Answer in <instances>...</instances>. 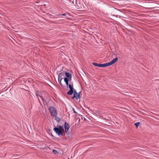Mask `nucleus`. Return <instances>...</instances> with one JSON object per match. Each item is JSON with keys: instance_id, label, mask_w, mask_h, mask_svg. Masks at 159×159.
<instances>
[{"instance_id": "obj_18", "label": "nucleus", "mask_w": 159, "mask_h": 159, "mask_svg": "<svg viewBox=\"0 0 159 159\" xmlns=\"http://www.w3.org/2000/svg\"><path fill=\"white\" fill-rule=\"evenodd\" d=\"M73 90H74V92H73L74 93H77V92H76V91L75 89H74Z\"/></svg>"}, {"instance_id": "obj_13", "label": "nucleus", "mask_w": 159, "mask_h": 159, "mask_svg": "<svg viewBox=\"0 0 159 159\" xmlns=\"http://www.w3.org/2000/svg\"><path fill=\"white\" fill-rule=\"evenodd\" d=\"M52 153L55 154H57L58 153V152L56 150H53Z\"/></svg>"}, {"instance_id": "obj_16", "label": "nucleus", "mask_w": 159, "mask_h": 159, "mask_svg": "<svg viewBox=\"0 0 159 159\" xmlns=\"http://www.w3.org/2000/svg\"><path fill=\"white\" fill-rule=\"evenodd\" d=\"M69 80H64V82H65L66 85L68 86V81Z\"/></svg>"}, {"instance_id": "obj_9", "label": "nucleus", "mask_w": 159, "mask_h": 159, "mask_svg": "<svg viewBox=\"0 0 159 159\" xmlns=\"http://www.w3.org/2000/svg\"><path fill=\"white\" fill-rule=\"evenodd\" d=\"M59 16H63L65 17H63L62 18L68 19L69 15L68 13H64L61 14H59Z\"/></svg>"}, {"instance_id": "obj_14", "label": "nucleus", "mask_w": 159, "mask_h": 159, "mask_svg": "<svg viewBox=\"0 0 159 159\" xmlns=\"http://www.w3.org/2000/svg\"><path fill=\"white\" fill-rule=\"evenodd\" d=\"M140 124V123L139 122H137L135 123L134 125L137 128Z\"/></svg>"}, {"instance_id": "obj_21", "label": "nucleus", "mask_w": 159, "mask_h": 159, "mask_svg": "<svg viewBox=\"0 0 159 159\" xmlns=\"http://www.w3.org/2000/svg\"><path fill=\"white\" fill-rule=\"evenodd\" d=\"M53 23L57 24V23L55 21V22H53Z\"/></svg>"}, {"instance_id": "obj_7", "label": "nucleus", "mask_w": 159, "mask_h": 159, "mask_svg": "<svg viewBox=\"0 0 159 159\" xmlns=\"http://www.w3.org/2000/svg\"><path fill=\"white\" fill-rule=\"evenodd\" d=\"M69 128L70 126L69 124L67 122H65L64 124V128L65 129V132L66 133H67L68 131Z\"/></svg>"}, {"instance_id": "obj_3", "label": "nucleus", "mask_w": 159, "mask_h": 159, "mask_svg": "<svg viewBox=\"0 0 159 159\" xmlns=\"http://www.w3.org/2000/svg\"><path fill=\"white\" fill-rule=\"evenodd\" d=\"M49 110L51 116L56 117L57 114L56 109L53 107H50L49 108Z\"/></svg>"}, {"instance_id": "obj_2", "label": "nucleus", "mask_w": 159, "mask_h": 159, "mask_svg": "<svg viewBox=\"0 0 159 159\" xmlns=\"http://www.w3.org/2000/svg\"><path fill=\"white\" fill-rule=\"evenodd\" d=\"M57 126L58 127H54L53 130L59 136H60L63 134L62 133L64 131V130L62 126H59L57 125Z\"/></svg>"}, {"instance_id": "obj_5", "label": "nucleus", "mask_w": 159, "mask_h": 159, "mask_svg": "<svg viewBox=\"0 0 159 159\" xmlns=\"http://www.w3.org/2000/svg\"><path fill=\"white\" fill-rule=\"evenodd\" d=\"M65 78L64 80H71V73L66 71Z\"/></svg>"}, {"instance_id": "obj_10", "label": "nucleus", "mask_w": 159, "mask_h": 159, "mask_svg": "<svg viewBox=\"0 0 159 159\" xmlns=\"http://www.w3.org/2000/svg\"><path fill=\"white\" fill-rule=\"evenodd\" d=\"M73 89H70L69 91L67 92V94L69 95H71L73 93Z\"/></svg>"}, {"instance_id": "obj_22", "label": "nucleus", "mask_w": 159, "mask_h": 159, "mask_svg": "<svg viewBox=\"0 0 159 159\" xmlns=\"http://www.w3.org/2000/svg\"><path fill=\"white\" fill-rule=\"evenodd\" d=\"M76 2V0H75V2Z\"/></svg>"}, {"instance_id": "obj_19", "label": "nucleus", "mask_w": 159, "mask_h": 159, "mask_svg": "<svg viewBox=\"0 0 159 159\" xmlns=\"http://www.w3.org/2000/svg\"><path fill=\"white\" fill-rule=\"evenodd\" d=\"M73 111H74V112L75 113V114H77V113L76 112V111H75V109L74 108H73V109H72Z\"/></svg>"}, {"instance_id": "obj_4", "label": "nucleus", "mask_w": 159, "mask_h": 159, "mask_svg": "<svg viewBox=\"0 0 159 159\" xmlns=\"http://www.w3.org/2000/svg\"><path fill=\"white\" fill-rule=\"evenodd\" d=\"M66 71H63L61 73H60L58 76V80H64L65 78V73Z\"/></svg>"}, {"instance_id": "obj_8", "label": "nucleus", "mask_w": 159, "mask_h": 159, "mask_svg": "<svg viewBox=\"0 0 159 159\" xmlns=\"http://www.w3.org/2000/svg\"><path fill=\"white\" fill-rule=\"evenodd\" d=\"M39 92L38 91H36L35 92V95H36V96L38 97V100L39 102L40 103V100H39V98L38 97L39 96L43 100V98L42 96H41L39 94Z\"/></svg>"}, {"instance_id": "obj_1", "label": "nucleus", "mask_w": 159, "mask_h": 159, "mask_svg": "<svg viewBox=\"0 0 159 159\" xmlns=\"http://www.w3.org/2000/svg\"><path fill=\"white\" fill-rule=\"evenodd\" d=\"M118 60V58L116 57L109 62L104 64H98L96 63H93L92 64L93 65L97 67H104L113 64L117 61Z\"/></svg>"}, {"instance_id": "obj_11", "label": "nucleus", "mask_w": 159, "mask_h": 159, "mask_svg": "<svg viewBox=\"0 0 159 159\" xmlns=\"http://www.w3.org/2000/svg\"><path fill=\"white\" fill-rule=\"evenodd\" d=\"M56 16H57V17H55V16H53V17H52V18H53V19H57V18H62V17H62V16H59V14L57 15Z\"/></svg>"}, {"instance_id": "obj_15", "label": "nucleus", "mask_w": 159, "mask_h": 159, "mask_svg": "<svg viewBox=\"0 0 159 159\" xmlns=\"http://www.w3.org/2000/svg\"><path fill=\"white\" fill-rule=\"evenodd\" d=\"M68 85L70 89H74L73 86H72V85L70 84H69V85Z\"/></svg>"}, {"instance_id": "obj_12", "label": "nucleus", "mask_w": 159, "mask_h": 159, "mask_svg": "<svg viewBox=\"0 0 159 159\" xmlns=\"http://www.w3.org/2000/svg\"><path fill=\"white\" fill-rule=\"evenodd\" d=\"M55 117V120L57 122H59L60 121V118L59 117L57 116Z\"/></svg>"}, {"instance_id": "obj_6", "label": "nucleus", "mask_w": 159, "mask_h": 159, "mask_svg": "<svg viewBox=\"0 0 159 159\" xmlns=\"http://www.w3.org/2000/svg\"><path fill=\"white\" fill-rule=\"evenodd\" d=\"M80 93L79 92L77 93H74V96L73 97H72V98L74 99V98H75L77 100L79 98H80Z\"/></svg>"}, {"instance_id": "obj_20", "label": "nucleus", "mask_w": 159, "mask_h": 159, "mask_svg": "<svg viewBox=\"0 0 159 159\" xmlns=\"http://www.w3.org/2000/svg\"><path fill=\"white\" fill-rule=\"evenodd\" d=\"M72 3L74 5L75 4V3L74 0L73 1H72Z\"/></svg>"}, {"instance_id": "obj_17", "label": "nucleus", "mask_w": 159, "mask_h": 159, "mask_svg": "<svg viewBox=\"0 0 159 159\" xmlns=\"http://www.w3.org/2000/svg\"><path fill=\"white\" fill-rule=\"evenodd\" d=\"M58 80V83L61 85V86H62V85L61 84V80Z\"/></svg>"}]
</instances>
